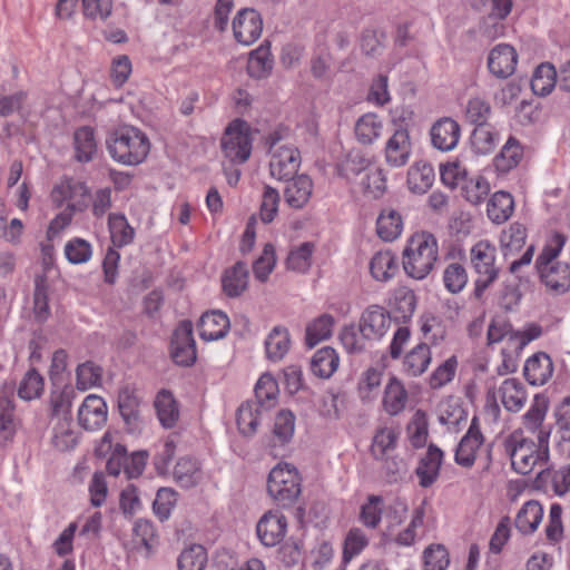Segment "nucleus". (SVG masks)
<instances>
[{
	"label": "nucleus",
	"mask_w": 570,
	"mask_h": 570,
	"mask_svg": "<svg viewBox=\"0 0 570 570\" xmlns=\"http://www.w3.org/2000/svg\"><path fill=\"white\" fill-rule=\"evenodd\" d=\"M548 399L542 394H537L530 409L522 416L523 428L532 433L544 432L541 428L548 411Z\"/></svg>",
	"instance_id": "nucleus-38"
},
{
	"label": "nucleus",
	"mask_w": 570,
	"mask_h": 570,
	"mask_svg": "<svg viewBox=\"0 0 570 570\" xmlns=\"http://www.w3.org/2000/svg\"><path fill=\"white\" fill-rule=\"evenodd\" d=\"M470 262L475 274L473 294L475 298H481L499 278L495 246L489 240H479L470 249Z\"/></svg>",
	"instance_id": "nucleus-6"
},
{
	"label": "nucleus",
	"mask_w": 570,
	"mask_h": 570,
	"mask_svg": "<svg viewBox=\"0 0 570 570\" xmlns=\"http://www.w3.org/2000/svg\"><path fill=\"white\" fill-rule=\"evenodd\" d=\"M439 258L436 237L429 232L414 233L403 249V268L414 279L425 278Z\"/></svg>",
	"instance_id": "nucleus-3"
},
{
	"label": "nucleus",
	"mask_w": 570,
	"mask_h": 570,
	"mask_svg": "<svg viewBox=\"0 0 570 570\" xmlns=\"http://www.w3.org/2000/svg\"><path fill=\"white\" fill-rule=\"evenodd\" d=\"M261 406L255 402L243 403L236 414V422L239 432L244 436H252L256 433L259 424Z\"/></svg>",
	"instance_id": "nucleus-43"
},
{
	"label": "nucleus",
	"mask_w": 570,
	"mask_h": 570,
	"mask_svg": "<svg viewBox=\"0 0 570 570\" xmlns=\"http://www.w3.org/2000/svg\"><path fill=\"white\" fill-rule=\"evenodd\" d=\"M432 146L440 151L453 150L461 137V127L454 119L442 117L430 129Z\"/></svg>",
	"instance_id": "nucleus-16"
},
{
	"label": "nucleus",
	"mask_w": 570,
	"mask_h": 570,
	"mask_svg": "<svg viewBox=\"0 0 570 570\" xmlns=\"http://www.w3.org/2000/svg\"><path fill=\"white\" fill-rule=\"evenodd\" d=\"M340 357L336 351L330 346L315 352L311 360V371L321 379H330L337 370Z\"/></svg>",
	"instance_id": "nucleus-31"
},
{
	"label": "nucleus",
	"mask_w": 570,
	"mask_h": 570,
	"mask_svg": "<svg viewBox=\"0 0 570 570\" xmlns=\"http://www.w3.org/2000/svg\"><path fill=\"white\" fill-rule=\"evenodd\" d=\"M400 432L394 428L384 426L376 431L371 452L376 460H383L390 450L395 449Z\"/></svg>",
	"instance_id": "nucleus-53"
},
{
	"label": "nucleus",
	"mask_w": 570,
	"mask_h": 570,
	"mask_svg": "<svg viewBox=\"0 0 570 570\" xmlns=\"http://www.w3.org/2000/svg\"><path fill=\"white\" fill-rule=\"evenodd\" d=\"M263 21L259 13L249 8L238 11L233 20L235 39L245 46L254 43L262 35Z\"/></svg>",
	"instance_id": "nucleus-14"
},
{
	"label": "nucleus",
	"mask_w": 570,
	"mask_h": 570,
	"mask_svg": "<svg viewBox=\"0 0 570 570\" xmlns=\"http://www.w3.org/2000/svg\"><path fill=\"white\" fill-rule=\"evenodd\" d=\"M392 317L381 305H370L361 314L358 331L367 341L381 340L390 330Z\"/></svg>",
	"instance_id": "nucleus-11"
},
{
	"label": "nucleus",
	"mask_w": 570,
	"mask_h": 570,
	"mask_svg": "<svg viewBox=\"0 0 570 570\" xmlns=\"http://www.w3.org/2000/svg\"><path fill=\"white\" fill-rule=\"evenodd\" d=\"M435 174L429 164H415L407 171V186L415 194L426 193L433 185Z\"/></svg>",
	"instance_id": "nucleus-40"
},
{
	"label": "nucleus",
	"mask_w": 570,
	"mask_h": 570,
	"mask_svg": "<svg viewBox=\"0 0 570 570\" xmlns=\"http://www.w3.org/2000/svg\"><path fill=\"white\" fill-rule=\"evenodd\" d=\"M490 184L482 176L464 179L461 187L463 198L472 205H480L490 194Z\"/></svg>",
	"instance_id": "nucleus-57"
},
{
	"label": "nucleus",
	"mask_w": 570,
	"mask_h": 570,
	"mask_svg": "<svg viewBox=\"0 0 570 570\" xmlns=\"http://www.w3.org/2000/svg\"><path fill=\"white\" fill-rule=\"evenodd\" d=\"M517 65L518 52L511 45L499 43L489 52V71L499 79H507L511 77L515 72Z\"/></svg>",
	"instance_id": "nucleus-15"
},
{
	"label": "nucleus",
	"mask_w": 570,
	"mask_h": 570,
	"mask_svg": "<svg viewBox=\"0 0 570 570\" xmlns=\"http://www.w3.org/2000/svg\"><path fill=\"white\" fill-rule=\"evenodd\" d=\"M403 229V220L399 212L392 208H385L381 212L376 220V233L385 242L396 239Z\"/></svg>",
	"instance_id": "nucleus-32"
},
{
	"label": "nucleus",
	"mask_w": 570,
	"mask_h": 570,
	"mask_svg": "<svg viewBox=\"0 0 570 570\" xmlns=\"http://www.w3.org/2000/svg\"><path fill=\"white\" fill-rule=\"evenodd\" d=\"M428 419L423 411L417 410L410 420L406 432L411 444L414 448H423L429 436Z\"/></svg>",
	"instance_id": "nucleus-59"
},
{
	"label": "nucleus",
	"mask_w": 570,
	"mask_h": 570,
	"mask_svg": "<svg viewBox=\"0 0 570 570\" xmlns=\"http://www.w3.org/2000/svg\"><path fill=\"white\" fill-rule=\"evenodd\" d=\"M527 239V229L523 225L514 223L504 229L500 236V244L504 257L513 255L523 248Z\"/></svg>",
	"instance_id": "nucleus-50"
},
{
	"label": "nucleus",
	"mask_w": 570,
	"mask_h": 570,
	"mask_svg": "<svg viewBox=\"0 0 570 570\" xmlns=\"http://www.w3.org/2000/svg\"><path fill=\"white\" fill-rule=\"evenodd\" d=\"M291 345L289 333L287 328L275 326L265 341V350L268 360L281 361L288 352Z\"/></svg>",
	"instance_id": "nucleus-37"
},
{
	"label": "nucleus",
	"mask_w": 570,
	"mask_h": 570,
	"mask_svg": "<svg viewBox=\"0 0 570 570\" xmlns=\"http://www.w3.org/2000/svg\"><path fill=\"white\" fill-rule=\"evenodd\" d=\"M542 518L543 507L537 500H529L518 511L514 525L520 533L530 535L538 530Z\"/></svg>",
	"instance_id": "nucleus-24"
},
{
	"label": "nucleus",
	"mask_w": 570,
	"mask_h": 570,
	"mask_svg": "<svg viewBox=\"0 0 570 570\" xmlns=\"http://www.w3.org/2000/svg\"><path fill=\"white\" fill-rule=\"evenodd\" d=\"M170 356L176 364L181 366H191L195 363L196 343L190 321H183L176 327L171 338Z\"/></svg>",
	"instance_id": "nucleus-12"
},
{
	"label": "nucleus",
	"mask_w": 570,
	"mask_h": 570,
	"mask_svg": "<svg viewBox=\"0 0 570 570\" xmlns=\"http://www.w3.org/2000/svg\"><path fill=\"white\" fill-rule=\"evenodd\" d=\"M431 360L432 354L429 345L421 343L405 355L403 368L407 375L416 377L428 370Z\"/></svg>",
	"instance_id": "nucleus-33"
},
{
	"label": "nucleus",
	"mask_w": 570,
	"mask_h": 570,
	"mask_svg": "<svg viewBox=\"0 0 570 570\" xmlns=\"http://www.w3.org/2000/svg\"><path fill=\"white\" fill-rule=\"evenodd\" d=\"M18 428L13 401L7 396L0 397V442L11 441Z\"/></svg>",
	"instance_id": "nucleus-48"
},
{
	"label": "nucleus",
	"mask_w": 570,
	"mask_h": 570,
	"mask_svg": "<svg viewBox=\"0 0 570 570\" xmlns=\"http://www.w3.org/2000/svg\"><path fill=\"white\" fill-rule=\"evenodd\" d=\"M267 492L278 507L294 505L302 492L296 468L288 463H278L274 466L268 474Z\"/></svg>",
	"instance_id": "nucleus-7"
},
{
	"label": "nucleus",
	"mask_w": 570,
	"mask_h": 570,
	"mask_svg": "<svg viewBox=\"0 0 570 570\" xmlns=\"http://www.w3.org/2000/svg\"><path fill=\"white\" fill-rule=\"evenodd\" d=\"M443 452L430 444L425 455L420 460L415 473L422 488L431 487L439 478Z\"/></svg>",
	"instance_id": "nucleus-22"
},
{
	"label": "nucleus",
	"mask_w": 570,
	"mask_h": 570,
	"mask_svg": "<svg viewBox=\"0 0 570 570\" xmlns=\"http://www.w3.org/2000/svg\"><path fill=\"white\" fill-rule=\"evenodd\" d=\"M537 482L550 489L556 495L563 497L570 492V464L558 469H543L538 473Z\"/></svg>",
	"instance_id": "nucleus-25"
},
{
	"label": "nucleus",
	"mask_w": 570,
	"mask_h": 570,
	"mask_svg": "<svg viewBox=\"0 0 570 570\" xmlns=\"http://www.w3.org/2000/svg\"><path fill=\"white\" fill-rule=\"evenodd\" d=\"M49 284L45 275L35 278L33 315L38 323H45L50 316Z\"/></svg>",
	"instance_id": "nucleus-41"
},
{
	"label": "nucleus",
	"mask_w": 570,
	"mask_h": 570,
	"mask_svg": "<svg viewBox=\"0 0 570 570\" xmlns=\"http://www.w3.org/2000/svg\"><path fill=\"white\" fill-rule=\"evenodd\" d=\"M425 570H446L450 557L443 544H431L423 551Z\"/></svg>",
	"instance_id": "nucleus-64"
},
{
	"label": "nucleus",
	"mask_w": 570,
	"mask_h": 570,
	"mask_svg": "<svg viewBox=\"0 0 570 570\" xmlns=\"http://www.w3.org/2000/svg\"><path fill=\"white\" fill-rule=\"evenodd\" d=\"M483 443L484 435L481 432L480 421L476 416H473L466 433L455 449V463L463 468H472Z\"/></svg>",
	"instance_id": "nucleus-13"
},
{
	"label": "nucleus",
	"mask_w": 570,
	"mask_h": 570,
	"mask_svg": "<svg viewBox=\"0 0 570 570\" xmlns=\"http://www.w3.org/2000/svg\"><path fill=\"white\" fill-rule=\"evenodd\" d=\"M334 324L335 320L330 314H323L315 318L306 327V344L313 347L320 342L328 340L332 336Z\"/></svg>",
	"instance_id": "nucleus-47"
},
{
	"label": "nucleus",
	"mask_w": 570,
	"mask_h": 570,
	"mask_svg": "<svg viewBox=\"0 0 570 570\" xmlns=\"http://www.w3.org/2000/svg\"><path fill=\"white\" fill-rule=\"evenodd\" d=\"M176 482L186 489L197 485L202 480V471L197 460L184 456L180 458L174 468Z\"/></svg>",
	"instance_id": "nucleus-34"
},
{
	"label": "nucleus",
	"mask_w": 570,
	"mask_h": 570,
	"mask_svg": "<svg viewBox=\"0 0 570 570\" xmlns=\"http://www.w3.org/2000/svg\"><path fill=\"white\" fill-rule=\"evenodd\" d=\"M207 561L206 549L202 544H191L180 552L177 566L178 570H205Z\"/></svg>",
	"instance_id": "nucleus-51"
},
{
	"label": "nucleus",
	"mask_w": 570,
	"mask_h": 570,
	"mask_svg": "<svg viewBox=\"0 0 570 570\" xmlns=\"http://www.w3.org/2000/svg\"><path fill=\"white\" fill-rule=\"evenodd\" d=\"M313 252L314 244L309 242L303 243L292 249L286 259L287 268L294 272L305 273L311 267Z\"/></svg>",
	"instance_id": "nucleus-61"
},
{
	"label": "nucleus",
	"mask_w": 570,
	"mask_h": 570,
	"mask_svg": "<svg viewBox=\"0 0 570 570\" xmlns=\"http://www.w3.org/2000/svg\"><path fill=\"white\" fill-rule=\"evenodd\" d=\"M549 432H540L538 442L523 435L522 430L513 431L504 441V451L511 465L519 474L527 475L535 466L546 465L549 460Z\"/></svg>",
	"instance_id": "nucleus-1"
},
{
	"label": "nucleus",
	"mask_w": 570,
	"mask_h": 570,
	"mask_svg": "<svg viewBox=\"0 0 570 570\" xmlns=\"http://www.w3.org/2000/svg\"><path fill=\"white\" fill-rule=\"evenodd\" d=\"M557 71L551 63H541L537 67L531 78V89L534 95L544 97L556 86Z\"/></svg>",
	"instance_id": "nucleus-46"
},
{
	"label": "nucleus",
	"mask_w": 570,
	"mask_h": 570,
	"mask_svg": "<svg viewBox=\"0 0 570 570\" xmlns=\"http://www.w3.org/2000/svg\"><path fill=\"white\" fill-rule=\"evenodd\" d=\"M384 151L385 160L390 166H404L409 161L411 155V140L407 129H396L387 139Z\"/></svg>",
	"instance_id": "nucleus-19"
},
{
	"label": "nucleus",
	"mask_w": 570,
	"mask_h": 570,
	"mask_svg": "<svg viewBox=\"0 0 570 570\" xmlns=\"http://www.w3.org/2000/svg\"><path fill=\"white\" fill-rule=\"evenodd\" d=\"M370 167L371 160L360 149L350 150L337 165L338 174L346 179L367 171Z\"/></svg>",
	"instance_id": "nucleus-45"
},
{
	"label": "nucleus",
	"mask_w": 570,
	"mask_h": 570,
	"mask_svg": "<svg viewBox=\"0 0 570 570\" xmlns=\"http://www.w3.org/2000/svg\"><path fill=\"white\" fill-rule=\"evenodd\" d=\"M383 129V122L377 115L368 112L361 116L355 124V136L363 145L373 144Z\"/></svg>",
	"instance_id": "nucleus-39"
},
{
	"label": "nucleus",
	"mask_w": 570,
	"mask_h": 570,
	"mask_svg": "<svg viewBox=\"0 0 570 570\" xmlns=\"http://www.w3.org/2000/svg\"><path fill=\"white\" fill-rule=\"evenodd\" d=\"M224 157L232 164H244L252 154L250 129L246 121L234 120L220 140Z\"/></svg>",
	"instance_id": "nucleus-9"
},
{
	"label": "nucleus",
	"mask_w": 570,
	"mask_h": 570,
	"mask_svg": "<svg viewBox=\"0 0 570 570\" xmlns=\"http://www.w3.org/2000/svg\"><path fill=\"white\" fill-rule=\"evenodd\" d=\"M564 243V236L554 235L551 243L543 246L534 264L541 284L553 295H563L570 289V264L557 259Z\"/></svg>",
	"instance_id": "nucleus-2"
},
{
	"label": "nucleus",
	"mask_w": 570,
	"mask_h": 570,
	"mask_svg": "<svg viewBox=\"0 0 570 570\" xmlns=\"http://www.w3.org/2000/svg\"><path fill=\"white\" fill-rule=\"evenodd\" d=\"M313 194V181L307 175H298L287 179L284 189V199L295 209L303 208Z\"/></svg>",
	"instance_id": "nucleus-21"
},
{
	"label": "nucleus",
	"mask_w": 570,
	"mask_h": 570,
	"mask_svg": "<svg viewBox=\"0 0 570 570\" xmlns=\"http://www.w3.org/2000/svg\"><path fill=\"white\" fill-rule=\"evenodd\" d=\"M554 371L551 357L544 352H537L524 363L523 375L533 386H542L549 382Z\"/></svg>",
	"instance_id": "nucleus-18"
},
{
	"label": "nucleus",
	"mask_w": 570,
	"mask_h": 570,
	"mask_svg": "<svg viewBox=\"0 0 570 570\" xmlns=\"http://www.w3.org/2000/svg\"><path fill=\"white\" fill-rule=\"evenodd\" d=\"M442 281L449 293L459 294L465 288L469 275L464 265L456 262L450 263L443 271Z\"/></svg>",
	"instance_id": "nucleus-55"
},
{
	"label": "nucleus",
	"mask_w": 570,
	"mask_h": 570,
	"mask_svg": "<svg viewBox=\"0 0 570 570\" xmlns=\"http://www.w3.org/2000/svg\"><path fill=\"white\" fill-rule=\"evenodd\" d=\"M370 271L379 282H387L392 279L397 271L399 263L396 256L391 250L377 252L370 262Z\"/></svg>",
	"instance_id": "nucleus-30"
},
{
	"label": "nucleus",
	"mask_w": 570,
	"mask_h": 570,
	"mask_svg": "<svg viewBox=\"0 0 570 570\" xmlns=\"http://www.w3.org/2000/svg\"><path fill=\"white\" fill-rule=\"evenodd\" d=\"M73 394L75 392L72 387L68 386L60 392H53L51 394V421H57L59 419L71 420L70 410Z\"/></svg>",
	"instance_id": "nucleus-62"
},
{
	"label": "nucleus",
	"mask_w": 570,
	"mask_h": 570,
	"mask_svg": "<svg viewBox=\"0 0 570 570\" xmlns=\"http://www.w3.org/2000/svg\"><path fill=\"white\" fill-rule=\"evenodd\" d=\"M229 318L220 311L205 313L199 321V336L204 341H217L223 338L229 330Z\"/></svg>",
	"instance_id": "nucleus-23"
},
{
	"label": "nucleus",
	"mask_w": 570,
	"mask_h": 570,
	"mask_svg": "<svg viewBox=\"0 0 570 570\" xmlns=\"http://www.w3.org/2000/svg\"><path fill=\"white\" fill-rule=\"evenodd\" d=\"M51 444L53 448L61 452L72 450L77 445L79 438L72 420L59 419L51 421Z\"/></svg>",
	"instance_id": "nucleus-28"
},
{
	"label": "nucleus",
	"mask_w": 570,
	"mask_h": 570,
	"mask_svg": "<svg viewBox=\"0 0 570 570\" xmlns=\"http://www.w3.org/2000/svg\"><path fill=\"white\" fill-rule=\"evenodd\" d=\"M106 144L110 157L127 166L142 163L150 150V142L146 134L132 126L115 129L107 137Z\"/></svg>",
	"instance_id": "nucleus-4"
},
{
	"label": "nucleus",
	"mask_w": 570,
	"mask_h": 570,
	"mask_svg": "<svg viewBox=\"0 0 570 570\" xmlns=\"http://www.w3.org/2000/svg\"><path fill=\"white\" fill-rule=\"evenodd\" d=\"M497 395L504 409L512 413L520 412L528 399L525 386L515 377L505 379L498 387Z\"/></svg>",
	"instance_id": "nucleus-20"
},
{
	"label": "nucleus",
	"mask_w": 570,
	"mask_h": 570,
	"mask_svg": "<svg viewBox=\"0 0 570 570\" xmlns=\"http://www.w3.org/2000/svg\"><path fill=\"white\" fill-rule=\"evenodd\" d=\"M108 226L111 242L117 247L130 244L135 237V229L128 224L126 217L120 214H110Z\"/></svg>",
	"instance_id": "nucleus-49"
},
{
	"label": "nucleus",
	"mask_w": 570,
	"mask_h": 570,
	"mask_svg": "<svg viewBox=\"0 0 570 570\" xmlns=\"http://www.w3.org/2000/svg\"><path fill=\"white\" fill-rule=\"evenodd\" d=\"M295 431V416L291 411L282 410L275 417L273 429V446L288 443Z\"/></svg>",
	"instance_id": "nucleus-54"
},
{
	"label": "nucleus",
	"mask_w": 570,
	"mask_h": 570,
	"mask_svg": "<svg viewBox=\"0 0 570 570\" xmlns=\"http://www.w3.org/2000/svg\"><path fill=\"white\" fill-rule=\"evenodd\" d=\"M273 68V59L271 57L269 47L259 46L257 49L250 52L247 71L250 77L264 78Z\"/></svg>",
	"instance_id": "nucleus-56"
},
{
	"label": "nucleus",
	"mask_w": 570,
	"mask_h": 570,
	"mask_svg": "<svg viewBox=\"0 0 570 570\" xmlns=\"http://www.w3.org/2000/svg\"><path fill=\"white\" fill-rule=\"evenodd\" d=\"M107 405L102 397L88 395L78 411L79 424L88 431L100 429L107 421Z\"/></svg>",
	"instance_id": "nucleus-17"
},
{
	"label": "nucleus",
	"mask_w": 570,
	"mask_h": 570,
	"mask_svg": "<svg viewBox=\"0 0 570 570\" xmlns=\"http://www.w3.org/2000/svg\"><path fill=\"white\" fill-rule=\"evenodd\" d=\"M425 505L426 502L422 501L421 504L413 510L409 525L395 537V543L403 547H410L415 542L417 535L416 530L422 528L424 524Z\"/></svg>",
	"instance_id": "nucleus-60"
},
{
	"label": "nucleus",
	"mask_w": 570,
	"mask_h": 570,
	"mask_svg": "<svg viewBox=\"0 0 570 570\" xmlns=\"http://www.w3.org/2000/svg\"><path fill=\"white\" fill-rule=\"evenodd\" d=\"M416 297L413 291L397 289L393 297L392 309L396 320L409 321L415 311Z\"/></svg>",
	"instance_id": "nucleus-58"
},
{
	"label": "nucleus",
	"mask_w": 570,
	"mask_h": 570,
	"mask_svg": "<svg viewBox=\"0 0 570 570\" xmlns=\"http://www.w3.org/2000/svg\"><path fill=\"white\" fill-rule=\"evenodd\" d=\"M155 407L158 419L164 428H173L178 417L179 410L173 394L168 391H160L155 400Z\"/></svg>",
	"instance_id": "nucleus-42"
},
{
	"label": "nucleus",
	"mask_w": 570,
	"mask_h": 570,
	"mask_svg": "<svg viewBox=\"0 0 570 570\" xmlns=\"http://www.w3.org/2000/svg\"><path fill=\"white\" fill-rule=\"evenodd\" d=\"M119 413L126 424L135 425L139 419L140 400L135 390L124 386L118 394Z\"/></svg>",
	"instance_id": "nucleus-44"
},
{
	"label": "nucleus",
	"mask_w": 570,
	"mask_h": 570,
	"mask_svg": "<svg viewBox=\"0 0 570 570\" xmlns=\"http://www.w3.org/2000/svg\"><path fill=\"white\" fill-rule=\"evenodd\" d=\"M75 158L80 163L92 160L97 153L95 131L91 127H81L73 134Z\"/></svg>",
	"instance_id": "nucleus-35"
},
{
	"label": "nucleus",
	"mask_w": 570,
	"mask_h": 570,
	"mask_svg": "<svg viewBox=\"0 0 570 570\" xmlns=\"http://www.w3.org/2000/svg\"><path fill=\"white\" fill-rule=\"evenodd\" d=\"M88 196V188L79 181L67 180L52 189V202L58 207L62 206L65 203L67 206L50 222L48 228L49 238L55 237L65 229L71 223L76 212H82L87 207Z\"/></svg>",
	"instance_id": "nucleus-5"
},
{
	"label": "nucleus",
	"mask_w": 570,
	"mask_h": 570,
	"mask_svg": "<svg viewBox=\"0 0 570 570\" xmlns=\"http://www.w3.org/2000/svg\"><path fill=\"white\" fill-rule=\"evenodd\" d=\"M256 402L261 407L269 409L275 405L278 395V384L276 380L269 374L264 373L255 385Z\"/></svg>",
	"instance_id": "nucleus-52"
},
{
	"label": "nucleus",
	"mask_w": 570,
	"mask_h": 570,
	"mask_svg": "<svg viewBox=\"0 0 570 570\" xmlns=\"http://www.w3.org/2000/svg\"><path fill=\"white\" fill-rule=\"evenodd\" d=\"M282 140L279 131H274L266 138V144L272 153L269 161L271 175L278 180H287L296 175L301 166V155L292 145L277 144Z\"/></svg>",
	"instance_id": "nucleus-8"
},
{
	"label": "nucleus",
	"mask_w": 570,
	"mask_h": 570,
	"mask_svg": "<svg viewBox=\"0 0 570 570\" xmlns=\"http://www.w3.org/2000/svg\"><path fill=\"white\" fill-rule=\"evenodd\" d=\"M287 518L279 510H268L256 524V534L259 542L267 548L279 544L287 533Z\"/></svg>",
	"instance_id": "nucleus-10"
},
{
	"label": "nucleus",
	"mask_w": 570,
	"mask_h": 570,
	"mask_svg": "<svg viewBox=\"0 0 570 570\" xmlns=\"http://www.w3.org/2000/svg\"><path fill=\"white\" fill-rule=\"evenodd\" d=\"M514 210V200L511 194L500 190L494 193L487 206V215L494 224L505 223Z\"/></svg>",
	"instance_id": "nucleus-29"
},
{
	"label": "nucleus",
	"mask_w": 570,
	"mask_h": 570,
	"mask_svg": "<svg viewBox=\"0 0 570 570\" xmlns=\"http://www.w3.org/2000/svg\"><path fill=\"white\" fill-rule=\"evenodd\" d=\"M523 158V148L519 140L510 137L500 154L494 158V166L500 173H508L515 168Z\"/></svg>",
	"instance_id": "nucleus-36"
},
{
	"label": "nucleus",
	"mask_w": 570,
	"mask_h": 570,
	"mask_svg": "<svg viewBox=\"0 0 570 570\" xmlns=\"http://www.w3.org/2000/svg\"><path fill=\"white\" fill-rule=\"evenodd\" d=\"M223 291L228 297H238L248 285V269L246 264L237 262L226 269L222 278Z\"/></svg>",
	"instance_id": "nucleus-27"
},
{
	"label": "nucleus",
	"mask_w": 570,
	"mask_h": 570,
	"mask_svg": "<svg viewBox=\"0 0 570 570\" xmlns=\"http://www.w3.org/2000/svg\"><path fill=\"white\" fill-rule=\"evenodd\" d=\"M65 256L71 264H85L92 256V246L88 240L75 237L66 243Z\"/></svg>",
	"instance_id": "nucleus-63"
},
{
	"label": "nucleus",
	"mask_w": 570,
	"mask_h": 570,
	"mask_svg": "<svg viewBox=\"0 0 570 570\" xmlns=\"http://www.w3.org/2000/svg\"><path fill=\"white\" fill-rule=\"evenodd\" d=\"M407 401L409 394L403 383L395 376L391 377L384 389V411L392 416L397 415L404 411Z\"/></svg>",
	"instance_id": "nucleus-26"
}]
</instances>
